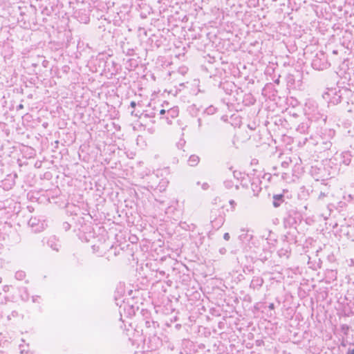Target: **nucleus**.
Wrapping results in <instances>:
<instances>
[{
    "instance_id": "aec40b11",
    "label": "nucleus",
    "mask_w": 354,
    "mask_h": 354,
    "mask_svg": "<svg viewBox=\"0 0 354 354\" xmlns=\"http://www.w3.org/2000/svg\"><path fill=\"white\" fill-rule=\"evenodd\" d=\"M153 339L154 341H158V338H156V337H153Z\"/></svg>"
},
{
    "instance_id": "dca6fc26",
    "label": "nucleus",
    "mask_w": 354,
    "mask_h": 354,
    "mask_svg": "<svg viewBox=\"0 0 354 354\" xmlns=\"http://www.w3.org/2000/svg\"><path fill=\"white\" fill-rule=\"evenodd\" d=\"M269 308L270 309H273L274 308V304H270V306H269Z\"/></svg>"
},
{
    "instance_id": "9b49d317",
    "label": "nucleus",
    "mask_w": 354,
    "mask_h": 354,
    "mask_svg": "<svg viewBox=\"0 0 354 354\" xmlns=\"http://www.w3.org/2000/svg\"><path fill=\"white\" fill-rule=\"evenodd\" d=\"M223 239L226 241H228L230 239V234L229 233H225L223 235Z\"/></svg>"
},
{
    "instance_id": "9d476101",
    "label": "nucleus",
    "mask_w": 354,
    "mask_h": 354,
    "mask_svg": "<svg viewBox=\"0 0 354 354\" xmlns=\"http://www.w3.org/2000/svg\"><path fill=\"white\" fill-rule=\"evenodd\" d=\"M209 187V185L207 183H204L203 185H202V188L204 190H206Z\"/></svg>"
},
{
    "instance_id": "423d86ee",
    "label": "nucleus",
    "mask_w": 354,
    "mask_h": 354,
    "mask_svg": "<svg viewBox=\"0 0 354 354\" xmlns=\"http://www.w3.org/2000/svg\"><path fill=\"white\" fill-rule=\"evenodd\" d=\"M26 276V274L23 271H18L16 272L15 274V277L16 279H17L18 280H22L24 279Z\"/></svg>"
},
{
    "instance_id": "1a4fd4ad",
    "label": "nucleus",
    "mask_w": 354,
    "mask_h": 354,
    "mask_svg": "<svg viewBox=\"0 0 354 354\" xmlns=\"http://www.w3.org/2000/svg\"><path fill=\"white\" fill-rule=\"evenodd\" d=\"M19 350H20V353L21 354H24V353H27L28 351L24 348V346L20 344L19 345Z\"/></svg>"
},
{
    "instance_id": "ddd939ff",
    "label": "nucleus",
    "mask_w": 354,
    "mask_h": 354,
    "mask_svg": "<svg viewBox=\"0 0 354 354\" xmlns=\"http://www.w3.org/2000/svg\"><path fill=\"white\" fill-rule=\"evenodd\" d=\"M24 109V105L22 104H20L19 105H18L17 106V111L19 110V109Z\"/></svg>"
},
{
    "instance_id": "4468645a",
    "label": "nucleus",
    "mask_w": 354,
    "mask_h": 354,
    "mask_svg": "<svg viewBox=\"0 0 354 354\" xmlns=\"http://www.w3.org/2000/svg\"><path fill=\"white\" fill-rule=\"evenodd\" d=\"M346 354H354V348L348 350Z\"/></svg>"
},
{
    "instance_id": "6ab92c4d",
    "label": "nucleus",
    "mask_w": 354,
    "mask_h": 354,
    "mask_svg": "<svg viewBox=\"0 0 354 354\" xmlns=\"http://www.w3.org/2000/svg\"><path fill=\"white\" fill-rule=\"evenodd\" d=\"M32 301H33V302H35V301H37V299H36V298H35V297H32Z\"/></svg>"
},
{
    "instance_id": "7ed1b4c3",
    "label": "nucleus",
    "mask_w": 354,
    "mask_h": 354,
    "mask_svg": "<svg viewBox=\"0 0 354 354\" xmlns=\"http://www.w3.org/2000/svg\"><path fill=\"white\" fill-rule=\"evenodd\" d=\"M225 218L222 216H219L218 218L211 221L212 227L216 229H219L224 223Z\"/></svg>"
},
{
    "instance_id": "20e7f679",
    "label": "nucleus",
    "mask_w": 354,
    "mask_h": 354,
    "mask_svg": "<svg viewBox=\"0 0 354 354\" xmlns=\"http://www.w3.org/2000/svg\"><path fill=\"white\" fill-rule=\"evenodd\" d=\"M199 162V157L196 155H192L189 157L188 160V164L192 166H196Z\"/></svg>"
},
{
    "instance_id": "0eeeda50",
    "label": "nucleus",
    "mask_w": 354,
    "mask_h": 354,
    "mask_svg": "<svg viewBox=\"0 0 354 354\" xmlns=\"http://www.w3.org/2000/svg\"><path fill=\"white\" fill-rule=\"evenodd\" d=\"M233 176L237 181H239V179H242V174L240 171H233Z\"/></svg>"
},
{
    "instance_id": "39448f33",
    "label": "nucleus",
    "mask_w": 354,
    "mask_h": 354,
    "mask_svg": "<svg viewBox=\"0 0 354 354\" xmlns=\"http://www.w3.org/2000/svg\"><path fill=\"white\" fill-rule=\"evenodd\" d=\"M224 184H225V187H226L227 188H231V187H232L233 186H234V187H235V188H236V189H239V185L237 183H235V184H234V183L233 182H232L231 180H226V181H225Z\"/></svg>"
},
{
    "instance_id": "a211bd4d",
    "label": "nucleus",
    "mask_w": 354,
    "mask_h": 354,
    "mask_svg": "<svg viewBox=\"0 0 354 354\" xmlns=\"http://www.w3.org/2000/svg\"><path fill=\"white\" fill-rule=\"evenodd\" d=\"M201 119H200V118H198V126H199V127L201 126Z\"/></svg>"
},
{
    "instance_id": "f03ea898",
    "label": "nucleus",
    "mask_w": 354,
    "mask_h": 354,
    "mask_svg": "<svg viewBox=\"0 0 354 354\" xmlns=\"http://www.w3.org/2000/svg\"><path fill=\"white\" fill-rule=\"evenodd\" d=\"M48 245L55 251H58L60 247L59 241L56 239L55 236H50L47 242Z\"/></svg>"
},
{
    "instance_id": "f257e3e1",
    "label": "nucleus",
    "mask_w": 354,
    "mask_h": 354,
    "mask_svg": "<svg viewBox=\"0 0 354 354\" xmlns=\"http://www.w3.org/2000/svg\"><path fill=\"white\" fill-rule=\"evenodd\" d=\"M242 119L241 113L236 112L230 116V122L234 128L240 129L242 125Z\"/></svg>"
},
{
    "instance_id": "2eb2a0df",
    "label": "nucleus",
    "mask_w": 354,
    "mask_h": 354,
    "mask_svg": "<svg viewBox=\"0 0 354 354\" xmlns=\"http://www.w3.org/2000/svg\"><path fill=\"white\" fill-rule=\"evenodd\" d=\"M165 109H161V110L160 111V115H163V114H165Z\"/></svg>"
},
{
    "instance_id": "f3484780",
    "label": "nucleus",
    "mask_w": 354,
    "mask_h": 354,
    "mask_svg": "<svg viewBox=\"0 0 354 354\" xmlns=\"http://www.w3.org/2000/svg\"><path fill=\"white\" fill-rule=\"evenodd\" d=\"M230 203L232 205H234V201L233 200H231V201H230Z\"/></svg>"
},
{
    "instance_id": "f8f14e48",
    "label": "nucleus",
    "mask_w": 354,
    "mask_h": 354,
    "mask_svg": "<svg viewBox=\"0 0 354 354\" xmlns=\"http://www.w3.org/2000/svg\"><path fill=\"white\" fill-rule=\"evenodd\" d=\"M130 106L132 107V108H135L136 106V102H134V101H132L130 103Z\"/></svg>"
},
{
    "instance_id": "6e6552de",
    "label": "nucleus",
    "mask_w": 354,
    "mask_h": 354,
    "mask_svg": "<svg viewBox=\"0 0 354 354\" xmlns=\"http://www.w3.org/2000/svg\"><path fill=\"white\" fill-rule=\"evenodd\" d=\"M241 142H242L240 141L236 136L234 137L233 140V144L236 148H239L241 146Z\"/></svg>"
},
{
    "instance_id": "412c9836",
    "label": "nucleus",
    "mask_w": 354,
    "mask_h": 354,
    "mask_svg": "<svg viewBox=\"0 0 354 354\" xmlns=\"http://www.w3.org/2000/svg\"><path fill=\"white\" fill-rule=\"evenodd\" d=\"M15 314H17L16 312H12V315L15 316Z\"/></svg>"
}]
</instances>
